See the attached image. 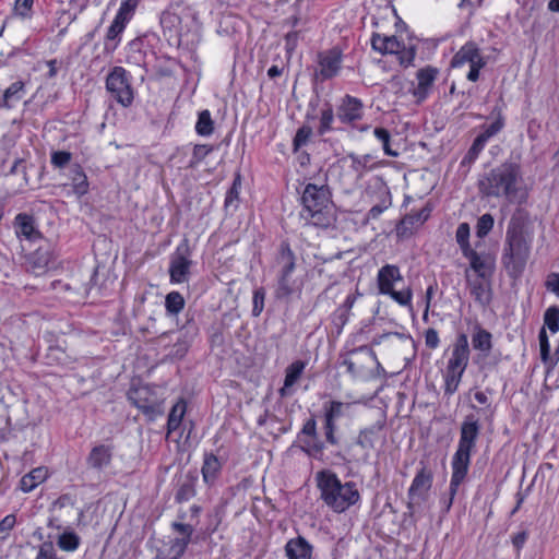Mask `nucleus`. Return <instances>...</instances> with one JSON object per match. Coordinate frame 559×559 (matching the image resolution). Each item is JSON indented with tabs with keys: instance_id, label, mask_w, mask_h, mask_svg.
I'll list each match as a JSON object with an SVG mask.
<instances>
[{
	"instance_id": "nucleus-1",
	"label": "nucleus",
	"mask_w": 559,
	"mask_h": 559,
	"mask_svg": "<svg viewBox=\"0 0 559 559\" xmlns=\"http://www.w3.org/2000/svg\"><path fill=\"white\" fill-rule=\"evenodd\" d=\"M522 185L521 166L515 162H504L484 174L478 180V189L486 198L506 199L508 202L522 203L520 197Z\"/></svg>"
},
{
	"instance_id": "nucleus-2",
	"label": "nucleus",
	"mask_w": 559,
	"mask_h": 559,
	"mask_svg": "<svg viewBox=\"0 0 559 559\" xmlns=\"http://www.w3.org/2000/svg\"><path fill=\"white\" fill-rule=\"evenodd\" d=\"M300 221L304 226L326 228L332 225L334 215L329 188L324 185L308 183L301 193Z\"/></svg>"
},
{
	"instance_id": "nucleus-3",
	"label": "nucleus",
	"mask_w": 559,
	"mask_h": 559,
	"mask_svg": "<svg viewBox=\"0 0 559 559\" xmlns=\"http://www.w3.org/2000/svg\"><path fill=\"white\" fill-rule=\"evenodd\" d=\"M321 499L336 513L348 510L360 500V493L354 481L342 483L331 471H322L317 475Z\"/></svg>"
},
{
	"instance_id": "nucleus-4",
	"label": "nucleus",
	"mask_w": 559,
	"mask_h": 559,
	"mask_svg": "<svg viewBox=\"0 0 559 559\" xmlns=\"http://www.w3.org/2000/svg\"><path fill=\"white\" fill-rule=\"evenodd\" d=\"M479 432L478 418L473 414L467 415L461 425L457 448L451 460V469H455V473L468 474L472 453L476 447Z\"/></svg>"
},
{
	"instance_id": "nucleus-5",
	"label": "nucleus",
	"mask_w": 559,
	"mask_h": 559,
	"mask_svg": "<svg viewBox=\"0 0 559 559\" xmlns=\"http://www.w3.org/2000/svg\"><path fill=\"white\" fill-rule=\"evenodd\" d=\"M531 242L525 236L524 223L521 218L513 216L508 225L506 234V246L503 260L524 264L530 255Z\"/></svg>"
},
{
	"instance_id": "nucleus-6",
	"label": "nucleus",
	"mask_w": 559,
	"mask_h": 559,
	"mask_svg": "<svg viewBox=\"0 0 559 559\" xmlns=\"http://www.w3.org/2000/svg\"><path fill=\"white\" fill-rule=\"evenodd\" d=\"M364 348L370 347L361 345L340 354V366L346 368V372L354 381L368 382L372 380L370 361L366 358Z\"/></svg>"
},
{
	"instance_id": "nucleus-7",
	"label": "nucleus",
	"mask_w": 559,
	"mask_h": 559,
	"mask_svg": "<svg viewBox=\"0 0 559 559\" xmlns=\"http://www.w3.org/2000/svg\"><path fill=\"white\" fill-rule=\"evenodd\" d=\"M106 88L110 96L122 107H129L134 98L129 72L122 67H115L106 78Z\"/></svg>"
},
{
	"instance_id": "nucleus-8",
	"label": "nucleus",
	"mask_w": 559,
	"mask_h": 559,
	"mask_svg": "<svg viewBox=\"0 0 559 559\" xmlns=\"http://www.w3.org/2000/svg\"><path fill=\"white\" fill-rule=\"evenodd\" d=\"M128 399L150 421L155 420L164 413L163 402L150 385L131 389L128 393Z\"/></svg>"
},
{
	"instance_id": "nucleus-9",
	"label": "nucleus",
	"mask_w": 559,
	"mask_h": 559,
	"mask_svg": "<svg viewBox=\"0 0 559 559\" xmlns=\"http://www.w3.org/2000/svg\"><path fill=\"white\" fill-rule=\"evenodd\" d=\"M190 255V247L188 240L185 239L170 255L168 273L171 284H182L189 281L193 264Z\"/></svg>"
},
{
	"instance_id": "nucleus-10",
	"label": "nucleus",
	"mask_w": 559,
	"mask_h": 559,
	"mask_svg": "<svg viewBox=\"0 0 559 559\" xmlns=\"http://www.w3.org/2000/svg\"><path fill=\"white\" fill-rule=\"evenodd\" d=\"M297 441L302 452L312 457H319L323 454L325 444L319 439L317 421L313 416L308 418L297 435Z\"/></svg>"
},
{
	"instance_id": "nucleus-11",
	"label": "nucleus",
	"mask_w": 559,
	"mask_h": 559,
	"mask_svg": "<svg viewBox=\"0 0 559 559\" xmlns=\"http://www.w3.org/2000/svg\"><path fill=\"white\" fill-rule=\"evenodd\" d=\"M420 464L421 466L417 471L407 490V508L409 510H413L414 504L417 503L419 500L425 499L426 493L430 490L432 485V472L423 462Z\"/></svg>"
},
{
	"instance_id": "nucleus-12",
	"label": "nucleus",
	"mask_w": 559,
	"mask_h": 559,
	"mask_svg": "<svg viewBox=\"0 0 559 559\" xmlns=\"http://www.w3.org/2000/svg\"><path fill=\"white\" fill-rule=\"evenodd\" d=\"M364 117V104L361 99L346 94L340 99L336 107V119L347 126H355Z\"/></svg>"
},
{
	"instance_id": "nucleus-13",
	"label": "nucleus",
	"mask_w": 559,
	"mask_h": 559,
	"mask_svg": "<svg viewBox=\"0 0 559 559\" xmlns=\"http://www.w3.org/2000/svg\"><path fill=\"white\" fill-rule=\"evenodd\" d=\"M438 75L439 69L432 66H426L416 72L417 83L411 88L416 103L420 104L429 97Z\"/></svg>"
},
{
	"instance_id": "nucleus-14",
	"label": "nucleus",
	"mask_w": 559,
	"mask_h": 559,
	"mask_svg": "<svg viewBox=\"0 0 559 559\" xmlns=\"http://www.w3.org/2000/svg\"><path fill=\"white\" fill-rule=\"evenodd\" d=\"M342 61L343 55L337 47L320 52L318 55L319 71L317 75L322 81L334 78L341 69Z\"/></svg>"
},
{
	"instance_id": "nucleus-15",
	"label": "nucleus",
	"mask_w": 559,
	"mask_h": 559,
	"mask_svg": "<svg viewBox=\"0 0 559 559\" xmlns=\"http://www.w3.org/2000/svg\"><path fill=\"white\" fill-rule=\"evenodd\" d=\"M469 346L467 335L461 333L456 336L452 345L451 354L447 362V368L465 372L469 361Z\"/></svg>"
},
{
	"instance_id": "nucleus-16",
	"label": "nucleus",
	"mask_w": 559,
	"mask_h": 559,
	"mask_svg": "<svg viewBox=\"0 0 559 559\" xmlns=\"http://www.w3.org/2000/svg\"><path fill=\"white\" fill-rule=\"evenodd\" d=\"M466 284L469 289L471 296L481 307H486L491 302L492 290H491V277H475L472 278L469 269L464 272Z\"/></svg>"
},
{
	"instance_id": "nucleus-17",
	"label": "nucleus",
	"mask_w": 559,
	"mask_h": 559,
	"mask_svg": "<svg viewBox=\"0 0 559 559\" xmlns=\"http://www.w3.org/2000/svg\"><path fill=\"white\" fill-rule=\"evenodd\" d=\"M173 528L181 536L169 542L167 559H179L183 556L193 534V527L190 524L174 522Z\"/></svg>"
},
{
	"instance_id": "nucleus-18",
	"label": "nucleus",
	"mask_w": 559,
	"mask_h": 559,
	"mask_svg": "<svg viewBox=\"0 0 559 559\" xmlns=\"http://www.w3.org/2000/svg\"><path fill=\"white\" fill-rule=\"evenodd\" d=\"M468 260L469 273L473 271L476 277H491L495 271V263L492 259L486 253H479L476 250H471L462 254Z\"/></svg>"
},
{
	"instance_id": "nucleus-19",
	"label": "nucleus",
	"mask_w": 559,
	"mask_h": 559,
	"mask_svg": "<svg viewBox=\"0 0 559 559\" xmlns=\"http://www.w3.org/2000/svg\"><path fill=\"white\" fill-rule=\"evenodd\" d=\"M14 231L17 238H24L28 241H36L41 238V233L36 226L33 215L19 213L14 218Z\"/></svg>"
},
{
	"instance_id": "nucleus-20",
	"label": "nucleus",
	"mask_w": 559,
	"mask_h": 559,
	"mask_svg": "<svg viewBox=\"0 0 559 559\" xmlns=\"http://www.w3.org/2000/svg\"><path fill=\"white\" fill-rule=\"evenodd\" d=\"M313 550V545L301 535L289 538L284 546L287 559H312Z\"/></svg>"
},
{
	"instance_id": "nucleus-21",
	"label": "nucleus",
	"mask_w": 559,
	"mask_h": 559,
	"mask_svg": "<svg viewBox=\"0 0 559 559\" xmlns=\"http://www.w3.org/2000/svg\"><path fill=\"white\" fill-rule=\"evenodd\" d=\"M403 281L401 270L395 264H385L378 270L377 285L379 293L384 295L394 288L395 284Z\"/></svg>"
},
{
	"instance_id": "nucleus-22",
	"label": "nucleus",
	"mask_w": 559,
	"mask_h": 559,
	"mask_svg": "<svg viewBox=\"0 0 559 559\" xmlns=\"http://www.w3.org/2000/svg\"><path fill=\"white\" fill-rule=\"evenodd\" d=\"M307 362L304 360H295L285 369V379L283 386L278 390L281 397L290 396L294 393L293 386L301 378Z\"/></svg>"
},
{
	"instance_id": "nucleus-23",
	"label": "nucleus",
	"mask_w": 559,
	"mask_h": 559,
	"mask_svg": "<svg viewBox=\"0 0 559 559\" xmlns=\"http://www.w3.org/2000/svg\"><path fill=\"white\" fill-rule=\"evenodd\" d=\"M198 333L194 325H185L177 332L176 342L173 346L170 355L175 358H182L187 354L192 344L193 338Z\"/></svg>"
},
{
	"instance_id": "nucleus-24",
	"label": "nucleus",
	"mask_w": 559,
	"mask_h": 559,
	"mask_svg": "<svg viewBox=\"0 0 559 559\" xmlns=\"http://www.w3.org/2000/svg\"><path fill=\"white\" fill-rule=\"evenodd\" d=\"M111 457L112 448L110 445L99 444L92 448L86 463L88 467L100 471L110 464Z\"/></svg>"
},
{
	"instance_id": "nucleus-25",
	"label": "nucleus",
	"mask_w": 559,
	"mask_h": 559,
	"mask_svg": "<svg viewBox=\"0 0 559 559\" xmlns=\"http://www.w3.org/2000/svg\"><path fill=\"white\" fill-rule=\"evenodd\" d=\"M472 346L485 356L489 355L492 349V334L478 322L472 329Z\"/></svg>"
},
{
	"instance_id": "nucleus-26",
	"label": "nucleus",
	"mask_w": 559,
	"mask_h": 559,
	"mask_svg": "<svg viewBox=\"0 0 559 559\" xmlns=\"http://www.w3.org/2000/svg\"><path fill=\"white\" fill-rule=\"evenodd\" d=\"M481 55L479 47L474 41L465 43L451 60L452 68H462L465 64L473 63Z\"/></svg>"
},
{
	"instance_id": "nucleus-27",
	"label": "nucleus",
	"mask_w": 559,
	"mask_h": 559,
	"mask_svg": "<svg viewBox=\"0 0 559 559\" xmlns=\"http://www.w3.org/2000/svg\"><path fill=\"white\" fill-rule=\"evenodd\" d=\"M402 45L403 41L399 40L396 36H385L379 33H373L371 36L372 49L381 55H394L399 52Z\"/></svg>"
},
{
	"instance_id": "nucleus-28",
	"label": "nucleus",
	"mask_w": 559,
	"mask_h": 559,
	"mask_svg": "<svg viewBox=\"0 0 559 559\" xmlns=\"http://www.w3.org/2000/svg\"><path fill=\"white\" fill-rule=\"evenodd\" d=\"M223 464L213 453H204L203 465L201 468L203 481L210 486L217 480Z\"/></svg>"
},
{
	"instance_id": "nucleus-29",
	"label": "nucleus",
	"mask_w": 559,
	"mask_h": 559,
	"mask_svg": "<svg viewBox=\"0 0 559 559\" xmlns=\"http://www.w3.org/2000/svg\"><path fill=\"white\" fill-rule=\"evenodd\" d=\"M493 118V121L488 126H483L481 132L477 135L486 144L487 142L497 135L506 126V117L503 115V110L501 107L496 106L490 115Z\"/></svg>"
},
{
	"instance_id": "nucleus-30",
	"label": "nucleus",
	"mask_w": 559,
	"mask_h": 559,
	"mask_svg": "<svg viewBox=\"0 0 559 559\" xmlns=\"http://www.w3.org/2000/svg\"><path fill=\"white\" fill-rule=\"evenodd\" d=\"M127 24L121 22L120 20L114 17L110 26L107 29L104 50L107 53L114 52L121 41V35L124 32Z\"/></svg>"
},
{
	"instance_id": "nucleus-31",
	"label": "nucleus",
	"mask_w": 559,
	"mask_h": 559,
	"mask_svg": "<svg viewBox=\"0 0 559 559\" xmlns=\"http://www.w3.org/2000/svg\"><path fill=\"white\" fill-rule=\"evenodd\" d=\"M383 428L384 421L378 420L371 426L361 429L357 438V444L366 450L373 449L379 438V433L382 431Z\"/></svg>"
},
{
	"instance_id": "nucleus-32",
	"label": "nucleus",
	"mask_w": 559,
	"mask_h": 559,
	"mask_svg": "<svg viewBox=\"0 0 559 559\" xmlns=\"http://www.w3.org/2000/svg\"><path fill=\"white\" fill-rule=\"evenodd\" d=\"M48 477V469L44 466L33 468L29 473L25 474L20 480V489L23 492H31L38 485L44 483Z\"/></svg>"
},
{
	"instance_id": "nucleus-33",
	"label": "nucleus",
	"mask_w": 559,
	"mask_h": 559,
	"mask_svg": "<svg viewBox=\"0 0 559 559\" xmlns=\"http://www.w3.org/2000/svg\"><path fill=\"white\" fill-rule=\"evenodd\" d=\"M277 263L281 265L278 274L293 275L296 269V255L288 242L281 243Z\"/></svg>"
},
{
	"instance_id": "nucleus-34",
	"label": "nucleus",
	"mask_w": 559,
	"mask_h": 559,
	"mask_svg": "<svg viewBox=\"0 0 559 559\" xmlns=\"http://www.w3.org/2000/svg\"><path fill=\"white\" fill-rule=\"evenodd\" d=\"M455 472H456L455 469H452L450 485H449V497H442L440 499V503H441V507L444 512L450 511V509L453 504L454 498L459 491V488L463 484V481L465 480V478L467 476L466 473L460 474V473H455Z\"/></svg>"
},
{
	"instance_id": "nucleus-35",
	"label": "nucleus",
	"mask_w": 559,
	"mask_h": 559,
	"mask_svg": "<svg viewBox=\"0 0 559 559\" xmlns=\"http://www.w3.org/2000/svg\"><path fill=\"white\" fill-rule=\"evenodd\" d=\"M354 403L331 400L323 404V417L332 420H338L346 416Z\"/></svg>"
},
{
	"instance_id": "nucleus-36",
	"label": "nucleus",
	"mask_w": 559,
	"mask_h": 559,
	"mask_svg": "<svg viewBox=\"0 0 559 559\" xmlns=\"http://www.w3.org/2000/svg\"><path fill=\"white\" fill-rule=\"evenodd\" d=\"M186 412L187 403L183 399H179L169 412L167 420V435H170L180 427Z\"/></svg>"
},
{
	"instance_id": "nucleus-37",
	"label": "nucleus",
	"mask_w": 559,
	"mask_h": 559,
	"mask_svg": "<svg viewBox=\"0 0 559 559\" xmlns=\"http://www.w3.org/2000/svg\"><path fill=\"white\" fill-rule=\"evenodd\" d=\"M81 545V537L71 530H66L57 538V546L66 552H74Z\"/></svg>"
},
{
	"instance_id": "nucleus-38",
	"label": "nucleus",
	"mask_w": 559,
	"mask_h": 559,
	"mask_svg": "<svg viewBox=\"0 0 559 559\" xmlns=\"http://www.w3.org/2000/svg\"><path fill=\"white\" fill-rule=\"evenodd\" d=\"M25 84L23 81L13 82L3 93L2 106L11 108L15 103L22 99L25 94Z\"/></svg>"
},
{
	"instance_id": "nucleus-39",
	"label": "nucleus",
	"mask_w": 559,
	"mask_h": 559,
	"mask_svg": "<svg viewBox=\"0 0 559 559\" xmlns=\"http://www.w3.org/2000/svg\"><path fill=\"white\" fill-rule=\"evenodd\" d=\"M71 186L73 193L78 197H82L88 192V181L82 167L76 165L71 170Z\"/></svg>"
},
{
	"instance_id": "nucleus-40",
	"label": "nucleus",
	"mask_w": 559,
	"mask_h": 559,
	"mask_svg": "<svg viewBox=\"0 0 559 559\" xmlns=\"http://www.w3.org/2000/svg\"><path fill=\"white\" fill-rule=\"evenodd\" d=\"M464 372L447 368L443 374L444 395L452 396L459 389Z\"/></svg>"
},
{
	"instance_id": "nucleus-41",
	"label": "nucleus",
	"mask_w": 559,
	"mask_h": 559,
	"mask_svg": "<svg viewBox=\"0 0 559 559\" xmlns=\"http://www.w3.org/2000/svg\"><path fill=\"white\" fill-rule=\"evenodd\" d=\"M186 301L179 292H170L165 298V309L168 316H177L185 308Z\"/></svg>"
},
{
	"instance_id": "nucleus-42",
	"label": "nucleus",
	"mask_w": 559,
	"mask_h": 559,
	"mask_svg": "<svg viewBox=\"0 0 559 559\" xmlns=\"http://www.w3.org/2000/svg\"><path fill=\"white\" fill-rule=\"evenodd\" d=\"M471 227L468 223H460L455 230V241L460 247L462 254L473 250L471 242Z\"/></svg>"
},
{
	"instance_id": "nucleus-43",
	"label": "nucleus",
	"mask_w": 559,
	"mask_h": 559,
	"mask_svg": "<svg viewBox=\"0 0 559 559\" xmlns=\"http://www.w3.org/2000/svg\"><path fill=\"white\" fill-rule=\"evenodd\" d=\"M214 131V121L212 120L211 112L205 109L199 112L195 123V132L201 136H210Z\"/></svg>"
},
{
	"instance_id": "nucleus-44",
	"label": "nucleus",
	"mask_w": 559,
	"mask_h": 559,
	"mask_svg": "<svg viewBox=\"0 0 559 559\" xmlns=\"http://www.w3.org/2000/svg\"><path fill=\"white\" fill-rule=\"evenodd\" d=\"M240 190H241V178H240V175L237 174L233 180L231 187L226 192L225 202H224L225 209L233 207L234 210H236L238 207Z\"/></svg>"
},
{
	"instance_id": "nucleus-45",
	"label": "nucleus",
	"mask_w": 559,
	"mask_h": 559,
	"mask_svg": "<svg viewBox=\"0 0 559 559\" xmlns=\"http://www.w3.org/2000/svg\"><path fill=\"white\" fill-rule=\"evenodd\" d=\"M295 292L292 275L278 274L275 296L278 299H287Z\"/></svg>"
},
{
	"instance_id": "nucleus-46",
	"label": "nucleus",
	"mask_w": 559,
	"mask_h": 559,
	"mask_svg": "<svg viewBox=\"0 0 559 559\" xmlns=\"http://www.w3.org/2000/svg\"><path fill=\"white\" fill-rule=\"evenodd\" d=\"M347 157L350 159V168L358 176H362L367 170L371 169L369 163L372 159L370 154L357 155L355 153H349Z\"/></svg>"
},
{
	"instance_id": "nucleus-47",
	"label": "nucleus",
	"mask_w": 559,
	"mask_h": 559,
	"mask_svg": "<svg viewBox=\"0 0 559 559\" xmlns=\"http://www.w3.org/2000/svg\"><path fill=\"white\" fill-rule=\"evenodd\" d=\"M417 53V48L415 45H403L399 49V52H395L396 59L401 67L408 68L414 66L415 57Z\"/></svg>"
},
{
	"instance_id": "nucleus-48",
	"label": "nucleus",
	"mask_w": 559,
	"mask_h": 559,
	"mask_svg": "<svg viewBox=\"0 0 559 559\" xmlns=\"http://www.w3.org/2000/svg\"><path fill=\"white\" fill-rule=\"evenodd\" d=\"M336 118V112L334 114V110L331 105H328L325 108L321 110L320 116V124L318 128L319 135H324L325 133L333 130V122Z\"/></svg>"
},
{
	"instance_id": "nucleus-49",
	"label": "nucleus",
	"mask_w": 559,
	"mask_h": 559,
	"mask_svg": "<svg viewBox=\"0 0 559 559\" xmlns=\"http://www.w3.org/2000/svg\"><path fill=\"white\" fill-rule=\"evenodd\" d=\"M384 295L391 297L397 305L412 309L413 290L411 287L401 290L393 288Z\"/></svg>"
},
{
	"instance_id": "nucleus-50",
	"label": "nucleus",
	"mask_w": 559,
	"mask_h": 559,
	"mask_svg": "<svg viewBox=\"0 0 559 559\" xmlns=\"http://www.w3.org/2000/svg\"><path fill=\"white\" fill-rule=\"evenodd\" d=\"M139 4V0H124L121 2L115 17L121 22L128 24L132 19L135 9Z\"/></svg>"
},
{
	"instance_id": "nucleus-51",
	"label": "nucleus",
	"mask_w": 559,
	"mask_h": 559,
	"mask_svg": "<svg viewBox=\"0 0 559 559\" xmlns=\"http://www.w3.org/2000/svg\"><path fill=\"white\" fill-rule=\"evenodd\" d=\"M214 151V146L207 144H197L193 147L191 159L189 160V168H197L204 158Z\"/></svg>"
},
{
	"instance_id": "nucleus-52",
	"label": "nucleus",
	"mask_w": 559,
	"mask_h": 559,
	"mask_svg": "<svg viewBox=\"0 0 559 559\" xmlns=\"http://www.w3.org/2000/svg\"><path fill=\"white\" fill-rule=\"evenodd\" d=\"M495 219L489 213L483 214L476 223V236L479 239L485 238L493 228Z\"/></svg>"
},
{
	"instance_id": "nucleus-53",
	"label": "nucleus",
	"mask_w": 559,
	"mask_h": 559,
	"mask_svg": "<svg viewBox=\"0 0 559 559\" xmlns=\"http://www.w3.org/2000/svg\"><path fill=\"white\" fill-rule=\"evenodd\" d=\"M544 323L551 333L559 331V307L550 306L544 313Z\"/></svg>"
},
{
	"instance_id": "nucleus-54",
	"label": "nucleus",
	"mask_w": 559,
	"mask_h": 559,
	"mask_svg": "<svg viewBox=\"0 0 559 559\" xmlns=\"http://www.w3.org/2000/svg\"><path fill=\"white\" fill-rule=\"evenodd\" d=\"M362 350H365V356L368 359V361L374 365V368H371L372 380L377 378H384L386 371L379 361L376 352L372 348H364Z\"/></svg>"
},
{
	"instance_id": "nucleus-55",
	"label": "nucleus",
	"mask_w": 559,
	"mask_h": 559,
	"mask_svg": "<svg viewBox=\"0 0 559 559\" xmlns=\"http://www.w3.org/2000/svg\"><path fill=\"white\" fill-rule=\"evenodd\" d=\"M311 135H312V128L308 124L301 126L297 130V132L294 136V140H293L294 150L297 151L300 147L305 146L309 142Z\"/></svg>"
},
{
	"instance_id": "nucleus-56",
	"label": "nucleus",
	"mask_w": 559,
	"mask_h": 559,
	"mask_svg": "<svg viewBox=\"0 0 559 559\" xmlns=\"http://www.w3.org/2000/svg\"><path fill=\"white\" fill-rule=\"evenodd\" d=\"M337 421L330 418L323 417V429L326 443L331 445L338 444V438L336 437Z\"/></svg>"
},
{
	"instance_id": "nucleus-57",
	"label": "nucleus",
	"mask_w": 559,
	"mask_h": 559,
	"mask_svg": "<svg viewBox=\"0 0 559 559\" xmlns=\"http://www.w3.org/2000/svg\"><path fill=\"white\" fill-rule=\"evenodd\" d=\"M430 213L431 209L427 205L417 212L407 214L403 222L409 225H421L428 219Z\"/></svg>"
},
{
	"instance_id": "nucleus-58",
	"label": "nucleus",
	"mask_w": 559,
	"mask_h": 559,
	"mask_svg": "<svg viewBox=\"0 0 559 559\" xmlns=\"http://www.w3.org/2000/svg\"><path fill=\"white\" fill-rule=\"evenodd\" d=\"M485 146L486 143L481 139L476 136L466 155L464 156L462 164L474 163L478 158L480 152L485 148Z\"/></svg>"
},
{
	"instance_id": "nucleus-59",
	"label": "nucleus",
	"mask_w": 559,
	"mask_h": 559,
	"mask_svg": "<svg viewBox=\"0 0 559 559\" xmlns=\"http://www.w3.org/2000/svg\"><path fill=\"white\" fill-rule=\"evenodd\" d=\"M34 0H15L13 14L21 19H28L32 15Z\"/></svg>"
},
{
	"instance_id": "nucleus-60",
	"label": "nucleus",
	"mask_w": 559,
	"mask_h": 559,
	"mask_svg": "<svg viewBox=\"0 0 559 559\" xmlns=\"http://www.w3.org/2000/svg\"><path fill=\"white\" fill-rule=\"evenodd\" d=\"M265 290L263 287L255 288L252 296V314L259 317L264 308Z\"/></svg>"
},
{
	"instance_id": "nucleus-61",
	"label": "nucleus",
	"mask_w": 559,
	"mask_h": 559,
	"mask_svg": "<svg viewBox=\"0 0 559 559\" xmlns=\"http://www.w3.org/2000/svg\"><path fill=\"white\" fill-rule=\"evenodd\" d=\"M35 559H62L57 555L52 542H44L39 545Z\"/></svg>"
},
{
	"instance_id": "nucleus-62",
	"label": "nucleus",
	"mask_w": 559,
	"mask_h": 559,
	"mask_svg": "<svg viewBox=\"0 0 559 559\" xmlns=\"http://www.w3.org/2000/svg\"><path fill=\"white\" fill-rule=\"evenodd\" d=\"M16 524V516L8 514L0 521V539L5 540L10 536V532Z\"/></svg>"
},
{
	"instance_id": "nucleus-63",
	"label": "nucleus",
	"mask_w": 559,
	"mask_h": 559,
	"mask_svg": "<svg viewBox=\"0 0 559 559\" xmlns=\"http://www.w3.org/2000/svg\"><path fill=\"white\" fill-rule=\"evenodd\" d=\"M487 64L486 58L480 55L473 63L469 64V71L466 79L471 82H476L479 79L480 70Z\"/></svg>"
},
{
	"instance_id": "nucleus-64",
	"label": "nucleus",
	"mask_w": 559,
	"mask_h": 559,
	"mask_svg": "<svg viewBox=\"0 0 559 559\" xmlns=\"http://www.w3.org/2000/svg\"><path fill=\"white\" fill-rule=\"evenodd\" d=\"M545 287L548 292L555 294L559 298V273H549L545 281Z\"/></svg>"
}]
</instances>
